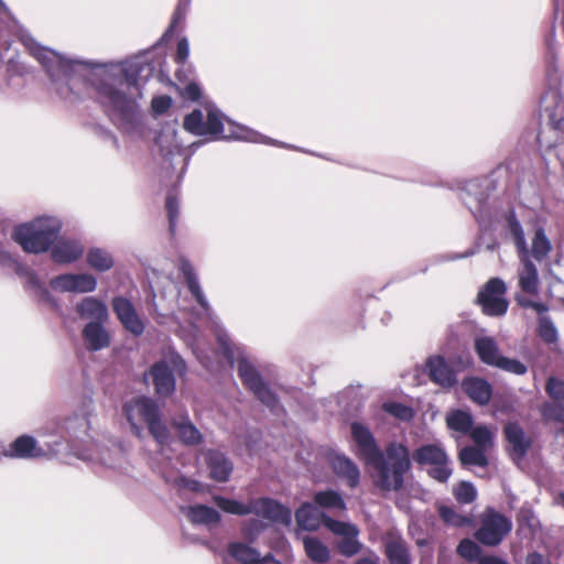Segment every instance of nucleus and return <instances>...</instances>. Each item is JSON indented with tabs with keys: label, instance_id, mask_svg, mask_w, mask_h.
<instances>
[{
	"label": "nucleus",
	"instance_id": "obj_1",
	"mask_svg": "<svg viewBox=\"0 0 564 564\" xmlns=\"http://www.w3.org/2000/svg\"><path fill=\"white\" fill-rule=\"evenodd\" d=\"M140 62L126 61L105 64L93 74L91 86L98 102L111 121L130 135H140L143 124L138 105L142 97Z\"/></svg>",
	"mask_w": 564,
	"mask_h": 564
},
{
	"label": "nucleus",
	"instance_id": "obj_2",
	"mask_svg": "<svg viewBox=\"0 0 564 564\" xmlns=\"http://www.w3.org/2000/svg\"><path fill=\"white\" fill-rule=\"evenodd\" d=\"M351 436L356 456L373 469L375 486L382 491L400 490L404 475L411 468L409 448L402 443L391 442L381 451L370 430L358 422L351 424Z\"/></svg>",
	"mask_w": 564,
	"mask_h": 564
},
{
	"label": "nucleus",
	"instance_id": "obj_3",
	"mask_svg": "<svg viewBox=\"0 0 564 564\" xmlns=\"http://www.w3.org/2000/svg\"><path fill=\"white\" fill-rule=\"evenodd\" d=\"M223 113L215 107L207 108V120L204 121L203 112L195 109L184 118L183 127L195 135H213L217 139H236L254 143H272L261 133L230 120H226L227 128L223 121Z\"/></svg>",
	"mask_w": 564,
	"mask_h": 564
},
{
	"label": "nucleus",
	"instance_id": "obj_4",
	"mask_svg": "<svg viewBox=\"0 0 564 564\" xmlns=\"http://www.w3.org/2000/svg\"><path fill=\"white\" fill-rule=\"evenodd\" d=\"M22 41L29 52L42 64L53 82L62 78L66 80L65 84L56 88L58 94L69 100L73 99V95L74 98L78 97L73 91L77 82L74 74L77 67H87L90 64L84 61L66 58L55 51L41 46L31 36H23Z\"/></svg>",
	"mask_w": 564,
	"mask_h": 564
},
{
	"label": "nucleus",
	"instance_id": "obj_5",
	"mask_svg": "<svg viewBox=\"0 0 564 564\" xmlns=\"http://www.w3.org/2000/svg\"><path fill=\"white\" fill-rule=\"evenodd\" d=\"M215 334L223 349V354L230 366L232 367L235 361H237L238 375L243 384L247 386L264 405L271 410H275L279 404L275 394L263 382L253 365L246 357L243 350L230 341L228 334L217 323L215 324Z\"/></svg>",
	"mask_w": 564,
	"mask_h": 564
},
{
	"label": "nucleus",
	"instance_id": "obj_6",
	"mask_svg": "<svg viewBox=\"0 0 564 564\" xmlns=\"http://www.w3.org/2000/svg\"><path fill=\"white\" fill-rule=\"evenodd\" d=\"M122 412L132 433L138 438L143 437V424H147L150 433L161 446L169 442V429L161 420L158 404L150 398L137 397L127 401L122 406Z\"/></svg>",
	"mask_w": 564,
	"mask_h": 564
},
{
	"label": "nucleus",
	"instance_id": "obj_7",
	"mask_svg": "<svg viewBox=\"0 0 564 564\" xmlns=\"http://www.w3.org/2000/svg\"><path fill=\"white\" fill-rule=\"evenodd\" d=\"M61 224L53 217H39L15 227L13 239L25 252L40 253L48 250L57 239Z\"/></svg>",
	"mask_w": 564,
	"mask_h": 564
},
{
	"label": "nucleus",
	"instance_id": "obj_8",
	"mask_svg": "<svg viewBox=\"0 0 564 564\" xmlns=\"http://www.w3.org/2000/svg\"><path fill=\"white\" fill-rule=\"evenodd\" d=\"M214 501L223 511L237 516L254 513L271 522L289 525L292 521L290 508L270 498L253 499L249 503H242L234 499L220 496L214 497Z\"/></svg>",
	"mask_w": 564,
	"mask_h": 564
},
{
	"label": "nucleus",
	"instance_id": "obj_9",
	"mask_svg": "<svg viewBox=\"0 0 564 564\" xmlns=\"http://www.w3.org/2000/svg\"><path fill=\"white\" fill-rule=\"evenodd\" d=\"M413 459L419 465L429 466V475L438 482H447L453 474L451 459L438 443L419 447L413 453Z\"/></svg>",
	"mask_w": 564,
	"mask_h": 564
},
{
	"label": "nucleus",
	"instance_id": "obj_10",
	"mask_svg": "<svg viewBox=\"0 0 564 564\" xmlns=\"http://www.w3.org/2000/svg\"><path fill=\"white\" fill-rule=\"evenodd\" d=\"M539 273L535 264L527 256H522L518 268V286L521 293L517 295L518 303L523 307H532L536 312L546 311V306L532 297L539 294Z\"/></svg>",
	"mask_w": 564,
	"mask_h": 564
},
{
	"label": "nucleus",
	"instance_id": "obj_11",
	"mask_svg": "<svg viewBox=\"0 0 564 564\" xmlns=\"http://www.w3.org/2000/svg\"><path fill=\"white\" fill-rule=\"evenodd\" d=\"M475 350L479 359L488 366L519 376L528 371L527 366L520 360L502 356L494 337H477L475 339Z\"/></svg>",
	"mask_w": 564,
	"mask_h": 564
},
{
	"label": "nucleus",
	"instance_id": "obj_12",
	"mask_svg": "<svg viewBox=\"0 0 564 564\" xmlns=\"http://www.w3.org/2000/svg\"><path fill=\"white\" fill-rule=\"evenodd\" d=\"M512 522L494 509H487L480 518V528L475 532L478 542L486 546H496L510 533Z\"/></svg>",
	"mask_w": 564,
	"mask_h": 564
},
{
	"label": "nucleus",
	"instance_id": "obj_13",
	"mask_svg": "<svg viewBox=\"0 0 564 564\" xmlns=\"http://www.w3.org/2000/svg\"><path fill=\"white\" fill-rule=\"evenodd\" d=\"M507 286L499 278L490 279L482 291L478 294V302L485 314L490 316H501L508 310V301L505 297Z\"/></svg>",
	"mask_w": 564,
	"mask_h": 564
},
{
	"label": "nucleus",
	"instance_id": "obj_14",
	"mask_svg": "<svg viewBox=\"0 0 564 564\" xmlns=\"http://www.w3.org/2000/svg\"><path fill=\"white\" fill-rule=\"evenodd\" d=\"M50 285L57 292L89 293L97 288V280L89 273H67L55 276Z\"/></svg>",
	"mask_w": 564,
	"mask_h": 564
},
{
	"label": "nucleus",
	"instance_id": "obj_15",
	"mask_svg": "<svg viewBox=\"0 0 564 564\" xmlns=\"http://www.w3.org/2000/svg\"><path fill=\"white\" fill-rule=\"evenodd\" d=\"M112 310L123 327L134 336H140L144 332V323L137 313L134 305L123 296H117L111 302Z\"/></svg>",
	"mask_w": 564,
	"mask_h": 564
},
{
	"label": "nucleus",
	"instance_id": "obj_16",
	"mask_svg": "<svg viewBox=\"0 0 564 564\" xmlns=\"http://www.w3.org/2000/svg\"><path fill=\"white\" fill-rule=\"evenodd\" d=\"M425 370L430 379L442 388H451L457 382L455 371L441 356L429 358L425 364Z\"/></svg>",
	"mask_w": 564,
	"mask_h": 564
},
{
	"label": "nucleus",
	"instance_id": "obj_17",
	"mask_svg": "<svg viewBox=\"0 0 564 564\" xmlns=\"http://www.w3.org/2000/svg\"><path fill=\"white\" fill-rule=\"evenodd\" d=\"M149 378L152 379L155 392L159 395L166 397L174 392L175 378L165 361L154 364L150 373L144 376V380L148 382Z\"/></svg>",
	"mask_w": 564,
	"mask_h": 564
},
{
	"label": "nucleus",
	"instance_id": "obj_18",
	"mask_svg": "<svg viewBox=\"0 0 564 564\" xmlns=\"http://www.w3.org/2000/svg\"><path fill=\"white\" fill-rule=\"evenodd\" d=\"M506 438L510 445V455L513 460H521L531 446V440L518 423H509L505 427Z\"/></svg>",
	"mask_w": 564,
	"mask_h": 564
},
{
	"label": "nucleus",
	"instance_id": "obj_19",
	"mask_svg": "<svg viewBox=\"0 0 564 564\" xmlns=\"http://www.w3.org/2000/svg\"><path fill=\"white\" fill-rule=\"evenodd\" d=\"M76 312L89 323H106L109 318L107 305L97 297L87 296L76 305Z\"/></svg>",
	"mask_w": 564,
	"mask_h": 564
},
{
	"label": "nucleus",
	"instance_id": "obj_20",
	"mask_svg": "<svg viewBox=\"0 0 564 564\" xmlns=\"http://www.w3.org/2000/svg\"><path fill=\"white\" fill-rule=\"evenodd\" d=\"M333 471L341 479H345L351 488L358 486L360 470L358 466L346 455L334 454L329 459Z\"/></svg>",
	"mask_w": 564,
	"mask_h": 564
},
{
	"label": "nucleus",
	"instance_id": "obj_21",
	"mask_svg": "<svg viewBox=\"0 0 564 564\" xmlns=\"http://www.w3.org/2000/svg\"><path fill=\"white\" fill-rule=\"evenodd\" d=\"M19 458H39L46 455V452L37 446L36 441L28 435L18 437L10 446V451L0 449V456Z\"/></svg>",
	"mask_w": 564,
	"mask_h": 564
},
{
	"label": "nucleus",
	"instance_id": "obj_22",
	"mask_svg": "<svg viewBox=\"0 0 564 564\" xmlns=\"http://www.w3.org/2000/svg\"><path fill=\"white\" fill-rule=\"evenodd\" d=\"M228 552L234 560L242 564H282L271 554L260 558V554L257 550L239 542L231 543L228 547ZM227 564H229V562H227Z\"/></svg>",
	"mask_w": 564,
	"mask_h": 564
},
{
	"label": "nucleus",
	"instance_id": "obj_23",
	"mask_svg": "<svg viewBox=\"0 0 564 564\" xmlns=\"http://www.w3.org/2000/svg\"><path fill=\"white\" fill-rule=\"evenodd\" d=\"M83 339L89 350H101L110 345V335L104 323H88L83 329Z\"/></svg>",
	"mask_w": 564,
	"mask_h": 564
},
{
	"label": "nucleus",
	"instance_id": "obj_24",
	"mask_svg": "<svg viewBox=\"0 0 564 564\" xmlns=\"http://www.w3.org/2000/svg\"><path fill=\"white\" fill-rule=\"evenodd\" d=\"M206 464L209 469L210 478L220 482L229 479L232 471V464L221 453L216 451L207 452Z\"/></svg>",
	"mask_w": 564,
	"mask_h": 564
},
{
	"label": "nucleus",
	"instance_id": "obj_25",
	"mask_svg": "<svg viewBox=\"0 0 564 564\" xmlns=\"http://www.w3.org/2000/svg\"><path fill=\"white\" fill-rule=\"evenodd\" d=\"M326 516L312 503H303L295 512V519L299 527L306 531H315L319 528L321 523L324 524Z\"/></svg>",
	"mask_w": 564,
	"mask_h": 564
},
{
	"label": "nucleus",
	"instance_id": "obj_26",
	"mask_svg": "<svg viewBox=\"0 0 564 564\" xmlns=\"http://www.w3.org/2000/svg\"><path fill=\"white\" fill-rule=\"evenodd\" d=\"M180 270L183 273L185 281L187 283V286L192 294L195 296L199 305L206 311V313L210 316L212 315V308L209 306L208 301L206 300L202 288L199 285L197 275L194 271L193 265L189 261L182 259L180 264Z\"/></svg>",
	"mask_w": 564,
	"mask_h": 564
},
{
	"label": "nucleus",
	"instance_id": "obj_27",
	"mask_svg": "<svg viewBox=\"0 0 564 564\" xmlns=\"http://www.w3.org/2000/svg\"><path fill=\"white\" fill-rule=\"evenodd\" d=\"M182 512L195 524L213 527L220 521V514L215 509L203 505L182 507Z\"/></svg>",
	"mask_w": 564,
	"mask_h": 564
},
{
	"label": "nucleus",
	"instance_id": "obj_28",
	"mask_svg": "<svg viewBox=\"0 0 564 564\" xmlns=\"http://www.w3.org/2000/svg\"><path fill=\"white\" fill-rule=\"evenodd\" d=\"M84 253L79 242L74 240H61L52 249V259L57 263H69L76 261Z\"/></svg>",
	"mask_w": 564,
	"mask_h": 564
},
{
	"label": "nucleus",
	"instance_id": "obj_29",
	"mask_svg": "<svg viewBox=\"0 0 564 564\" xmlns=\"http://www.w3.org/2000/svg\"><path fill=\"white\" fill-rule=\"evenodd\" d=\"M541 106L554 128H558L562 120L561 116L564 111V104L558 90L555 88L547 90L542 97Z\"/></svg>",
	"mask_w": 564,
	"mask_h": 564
},
{
	"label": "nucleus",
	"instance_id": "obj_30",
	"mask_svg": "<svg viewBox=\"0 0 564 564\" xmlns=\"http://www.w3.org/2000/svg\"><path fill=\"white\" fill-rule=\"evenodd\" d=\"M463 389L466 394L479 404H486L491 397L490 384L479 378H467L463 381Z\"/></svg>",
	"mask_w": 564,
	"mask_h": 564
},
{
	"label": "nucleus",
	"instance_id": "obj_31",
	"mask_svg": "<svg viewBox=\"0 0 564 564\" xmlns=\"http://www.w3.org/2000/svg\"><path fill=\"white\" fill-rule=\"evenodd\" d=\"M386 554L391 564H411L409 550L400 536L390 535L387 539Z\"/></svg>",
	"mask_w": 564,
	"mask_h": 564
},
{
	"label": "nucleus",
	"instance_id": "obj_32",
	"mask_svg": "<svg viewBox=\"0 0 564 564\" xmlns=\"http://www.w3.org/2000/svg\"><path fill=\"white\" fill-rule=\"evenodd\" d=\"M314 501L317 508L327 510H346V503L344 498L338 491L335 490H323L318 491L314 496Z\"/></svg>",
	"mask_w": 564,
	"mask_h": 564
},
{
	"label": "nucleus",
	"instance_id": "obj_33",
	"mask_svg": "<svg viewBox=\"0 0 564 564\" xmlns=\"http://www.w3.org/2000/svg\"><path fill=\"white\" fill-rule=\"evenodd\" d=\"M303 545L307 557L313 562L325 563L329 560L328 547L317 538L305 536Z\"/></svg>",
	"mask_w": 564,
	"mask_h": 564
},
{
	"label": "nucleus",
	"instance_id": "obj_34",
	"mask_svg": "<svg viewBox=\"0 0 564 564\" xmlns=\"http://www.w3.org/2000/svg\"><path fill=\"white\" fill-rule=\"evenodd\" d=\"M88 264L97 271H108L113 265V259L111 254L100 248H93L87 253Z\"/></svg>",
	"mask_w": 564,
	"mask_h": 564
},
{
	"label": "nucleus",
	"instance_id": "obj_35",
	"mask_svg": "<svg viewBox=\"0 0 564 564\" xmlns=\"http://www.w3.org/2000/svg\"><path fill=\"white\" fill-rule=\"evenodd\" d=\"M486 449L476 446H466L459 452V460L463 465L486 467L488 458Z\"/></svg>",
	"mask_w": 564,
	"mask_h": 564
},
{
	"label": "nucleus",
	"instance_id": "obj_36",
	"mask_svg": "<svg viewBox=\"0 0 564 564\" xmlns=\"http://www.w3.org/2000/svg\"><path fill=\"white\" fill-rule=\"evenodd\" d=\"M159 473L165 479L166 482H171L176 485L180 488H186L189 490L197 491L199 490L200 484L196 480L187 479L178 474V471L164 467H158Z\"/></svg>",
	"mask_w": 564,
	"mask_h": 564
},
{
	"label": "nucleus",
	"instance_id": "obj_37",
	"mask_svg": "<svg viewBox=\"0 0 564 564\" xmlns=\"http://www.w3.org/2000/svg\"><path fill=\"white\" fill-rule=\"evenodd\" d=\"M446 423L451 430L467 433L471 430L473 416L466 411L456 410L447 415Z\"/></svg>",
	"mask_w": 564,
	"mask_h": 564
},
{
	"label": "nucleus",
	"instance_id": "obj_38",
	"mask_svg": "<svg viewBox=\"0 0 564 564\" xmlns=\"http://www.w3.org/2000/svg\"><path fill=\"white\" fill-rule=\"evenodd\" d=\"M438 514L446 524L453 527H467L473 522L471 517L459 514L452 507L444 505L438 507Z\"/></svg>",
	"mask_w": 564,
	"mask_h": 564
},
{
	"label": "nucleus",
	"instance_id": "obj_39",
	"mask_svg": "<svg viewBox=\"0 0 564 564\" xmlns=\"http://www.w3.org/2000/svg\"><path fill=\"white\" fill-rule=\"evenodd\" d=\"M470 437L476 447L489 449L494 445L495 433L486 425H478L470 431Z\"/></svg>",
	"mask_w": 564,
	"mask_h": 564
},
{
	"label": "nucleus",
	"instance_id": "obj_40",
	"mask_svg": "<svg viewBox=\"0 0 564 564\" xmlns=\"http://www.w3.org/2000/svg\"><path fill=\"white\" fill-rule=\"evenodd\" d=\"M324 525L334 534L345 538L347 535H358V528L349 522L334 520L329 517L324 518Z\"/></svg>",
	"mask_w": 564,
	"mask_h": 564
},
{
	"label": "nucleus",
	"instance_id": "obj_41",
	"mask_svg": "<svg viewBox=\"0 0 564 564\" xmlns=\"http://www.w3.org/2000/svg\"><path fill=\"white\" fill-rule=\"evenodd\" d=\"M457 554L466 561L480 560L481 549L470 539H463L457 546Z\"/></svg>",
	"mask_w": 564,
	"mask_h": 564
},
{
	"label": "nucleus",
	"instance_id": "obj_42",
	"mask_svg": "<svg viewBox=\"0 0 564 564\" xmlns=\"http://www.w3.org/2000/svg\"><path fill=\"white\" fill-rule=\"evenodd\" d=\"M456 500L460 503H470L477 497V490L471 482L462 481L453 490Z\"/></svg>",
	"mask_w": 564,
	"mask_h": 564
},
{
	"label": "nucleus",
	"instance_id": "obj_43",
	"mask_svg": "<svg viewBox=\"0 0 564 564\" xmlns=\"http://www.w3.org/2000/svg\"><path fill=\"white\" fill-rule=\"evenodd\" d=\"M178 435L186 444H196L200 441V432L189 422L183 421L176 424Z\"/></svg>",
	"mask_w": 564,
	"mask_h": 564
},
{
	"label": "nucleus",
	"instance_id": "obj_44",
	"mask_svg": "<svg viewBox=\"0 0 564 564\" xmlns=\"http://www.w3.org/2000/svg\"><path fill=\"white\" fill-rule=\"evenodd\" d=\"M551 249L549 239L543 229H538L532 242V252L536 259L544 258Z\"/></svg>",
	"mask_w": 564,
	"mask_h": 564
},
{
	"label": "nucleus",
	"instance_id": "obj_45",
	"mask_svg": "<svg viewBox=\"0 0 564 564\" xmlns=\"http://www.w3.org/2000/svg\"><path fill=\"white\" fill-rule=\"evenodd\" d=\"M383 410L402 421H410L414 415V412L410 406L399 402H387L383 404Z\"/></svg>",
	"mask_w": 564,
	"mask_h": 564
},
{
	"label": "nucleus",
	"instance_id": "obj_46",
	"mask_svg": "<svg viewBox=\"0 0 564 564\" xmlns=\"http://www.w3.org/2000/svg\"><path fill=\"white\" fill-rule=\"evenodd\" d=\"M191 0H178L177 7L173 13V18L169 29L166 30L164 36H172L175 29L178 24H181L186 17L187 9L189 7Z\"/></svg>",
	"mask_w": 564,
	"mask_h": 564
},
{
	"label": "nucleus",
	"instance_id": "obj_47",
	"mask_svg": "<svg viewBox=\"0 0 564 564\" xmlns=\"http://www.w3.org/2000/svg\"><path fill=\"white\" fill-rule=\"evenodd\" d=\"M28 288L34 291V294L39 296L41 300L52 304L54 307H57L56 302L51 296L47 289L39 281L35 274H30L28 279Z\"/></svg>",
	"mask_w": 564,
	"mask_h": 564
},
{
	"label": "nucleus",
	"instance_id": "obj_48",
	"mask_svg": "<svg viewBox=\"0 0 564 564\" xmlns=\"http://www.w3.org/2000/svg\"><path fill=\"white\" fill-rule=\"evenodd\" d=\"M358 535H347L337 543V549L345 556H352L361 549V543L357 539Z\"/></svg>",
	"mask_w": 564,
	"mask_h": 564
},
{
	"label": "nucleus",
	"instance_id": "obj_49",
	"mask_svg": "<svg viewBox=\"0 0 564 564\" xmlns=\"http://www.w3.org/2000/svg\"><path fill=\"white\" fill-rule=\"evenodd\" d=\"M539 335L549 343L553 344L557 340V330L549 317H541L539 321Z\"/></svg>",
	"mask_w": 564,
	"mask_h": 564
},
{
	"label": "nucleus",
	"instance_id": "obj_50",
	"mask_svg": "<svg viewBox=\"0 0 564 564\" xmlns=\"http://www.w3.org/2000/svg\"><path fill=\"white\" fill-rule=\"evenodd\" d=\"M510 228H511V232L513 235L514 242H516V246H517L519 252L522 253V256H527V253H528L527 242H525L524 232H523L521 225L514 219V220L510 221Z\"/></svg>",
	"mask_w": 564,
	"mask_h": 564
},
{
	"label": "nucleus",
	"instance_id": "obj_51",
	"mask_svg": "<svg viewBox=\"0 0 564 564\" xmlns=\"http://www.w3.org/2000/svg\"><path fill=\"white\" fill-rule=\"evenodd\" d=\"M542 414L547 420H554L564 423V405L558 403H546L543 406Z\"/></svg>",
	"mask_w": 564,
	"mask_h": 564
},
{
	"label": "nucleus",
	"instance_id": "obj_52",
	"mask_svg": "<svg viewBox=\"0 0 564 564\" xmlns=\"http://www.w3.org/2000/svg\"><path fill=\"white\" fill-rule=\"evenodd\" d=\"M546 392L554 400H564V381L550 378L546 383Z\"/></svg>",
	"mask_w": 564,
	"mask_h": 564
},
{
	"label": "nucleus",
	"instance_id": "obj_53",
	"mask_svg": "<svg viewBox=\"0 0 564 564\" xmlns=\"http://www.w3.org/2000/svg\"><path fill=\"white\" fill-rule=\"evenodd\" d=\"M165 207H166V210L169 214L170 229H171V231H174L176 221H177V217H178V209H180L177 198L172 195L167 196Z\"/></svg>",
	"mask_w": 564,
	"mask_h": 564
},
{
	"label": "nucleus",
	"instance_id": "obj_54",
	"mask_svg": "<svg viewBox=\"0 0 564 564\" xmlns=\"http://www.w3.org/2000/svg\"><path fill=\"white\" fill-rule=\"evenodd\" d=\"M518 521H519V525L521 529H523L524 527H528V529L530 530V532H534L539 522L535 518V516L533 514L532 511L528 510V509H522L519 513V518H518Z\"/></svg>",
	"mask_w": 564,
	"mask_h": 564
},
{
	"label": "nucleus",
	"instance_id": "obj_55",
	"mask_svg": "<svg viewBox=\"0 0 564 564\" xmlns=\"http://www.w3.org/2000/svg\"><path fill=\"white\" fill-rule=\"evenodd\" d=\"M172 99L169 96H159L152 100V109L156 115H162L169 110Z\"/></svg>",
	"mask_w": 564,
	"mask_h": 564
},
{
	"label": "nucleus",
	"instance_id": "obj_56",
	"mask_svg": "<svg viewBox=\"0 0 564 564\" xmlns=\"http://www.w3.org/2000/svg\"><path fill=\"white\" fill-rule=\"evenodd\" d=\"M188 55H189V44H188L187 39L183 37L177 43L175 61L178 64H184L187 61Z\"/></svg>",
	"mask_w": 564,
	"mask_h": 564
},
{
	"label": "nucleus",
	"instance_id": "obj_57",
	"mask_svg": "<svg viewBox=\"0 0 564 564\" xmlns=\"http://www.w3.org/2000/svg\"><path fill=\"white\" fill-rule=\"evenodd\" d=\"M182 96H183V98L192 100V101L198 100L200 97V88L197 84L189 83L188 85H186L184 87V89L182 91Z\"/></svg>",
	"mask_w": 564,
	"mask_h": 564
},
{
	"label": "nucleus",
	"instance_id": "obj_58",
	"mask_svg": "<svg viewBox=\"0 0 564 564\" xmlns=\"http://www.w3.org/2000/svg\"><path fill=\"white\" fill-rule=\"evenodd\" d=\"M527 564H552L549 557L533 552L527 556Z\"/></svg>",
	"mask_w": 564,
	"mask_h": 564
},
{
	"label": "nucleus",
	"instance_id": "obj_59",
	"mask_svg": "<svg viewBox=\"0 0 564 564\" xmlns=\"http://www.w3.org/2000/svg\"><path fill=\"white\" fill-rule=\"evenodd\" d=\"M479 564H509L506 560L497 556H482L479 560Z\"/></svg>",
	"mask_w": 564,
	"mask_h": 564
},
{
	"label": "nucleus",
	"instance_id": "obj_60",
	"mask_svg": "<svg viewBox=\"0 0 564 564\" xmlns=\"http://www.w3.org/2000/svg\"><path fill=\"white\" fill-rule=\"evenodd\" d=\"M177 156L180 158V163L182 164L178 178H182L188 165L189 158L184 155L180 151H177Z\"/></svg>",
	"mask_w": 564,
	"mask_h": 564
},
{
	"label": "nucleus",
	"instance_id": "obj_61",
	"mask_svg": "<svg viewBox=\"0 0 564 564\" xmlns=\"http://www.w3.org/2000/svg\"><path fill=\"white\" fill-rule=\"evenodd\" d=\"M100 460L102 464L109 466V467H115L117 464L115 460H112V458L107 454H102L101 457H100Z\"/></svg>",
	"mask_w": 564,
	"mask_h": 564
},
{
	"label": "nucleus",
	"instance_id": "obj_62",
	"mask_svg": "<svg viewBox=\"0 0 564 564\" xmlns=\"http://www.w3.org/2000/svg\"><path fill=\"white\" fill-rule=\"evenodd\" d=\"M558 503H561L564 507V492H561L557 497Z\"/></svg>",
	"mask_w": 564,
	"mask_h": 564
},
{
	"label": "nucleus",
	"instance_id": "obj_63",
	"mask_svg": "<svg viewBox=\"0 0 564 564\" xmlns=\"http://www.w3.org/2000/svg\"><path fill=\"white\" fill-rule=\"evenodd\" d=\"M0 10H2V11L7 10V6L4 4V2L2 0H0Z\"/></svg>",
	"mask_w": 564,
	"mask_h": 564
},
{
	"label": "nucleus",
	"instance_id": "obj_64",
	"mask_svg": "<svg viewBox=\"0 0 564 564\" xmlns=\"http://www.w3.org/2000/svg\"><path fill=\"white\" fill-rule=\"evenodd\" d=\"M198 359L200 360V362H202L204 366L208 367L207 362L205 361V359H204L202 356H198Z\"/></svg>",
	"mask_w": 564,
	"mask_h": 564
}]
</instances>
